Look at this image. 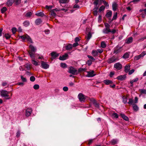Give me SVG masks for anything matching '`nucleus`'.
I'll list each match as a JSON object with an SVG mask.
<instances>
[{
    "label": "nucleus",
    "mask_w": 146,
    "mask_h": 146,
    "mask_svg": "<svg viewBox=\"0 0 146 146\" xmlns=\"http://www.w3.org/2000/svg\"><path fill=\"white\" fill-rule=\"evenodd\" d=\"M29 47L30 49L28 51L29 54L31 58H35V54L36 49L32 45H30Z\"/></svg>",
    "instance_id": "nucleus-1"
},
{
    "label": "nucleus",
    "mask_w": 146,
    "mask_h": 146,
    "mask_svg": "<svg viewBox=\"0 0 146 146\" xmlns=\"http://www.w3.org/2000/svg\"><path fill=\"white\" fill-rule=\"evenodd\" d=\"M68 72L69 73L72 74L74 75H77L78 74V70L75 68L71 66L68 68Z\"/></svg>",
    "instance_id": "nucleus-2"
},
{
    "label": "nucleus",
    "mask_w": 146,
    "mask_h": 146,
    "mask_svg": "<svg viewBox=\"0 0 146 146\" xmlns=\"http://www.w3.org/2000/svg\"><path fill=\"white\" fill-rule=\"evenodd\" d=\"M19 37L22 39L23 40L26 39L28 42L30 43H33V42L32 39L28 35L26 34L23 36H20Z\"/></svg>",
    "instance_id": "nucleus-3"
},
{
    "label": "nucleus",
    "mask_w": 146,
    "mask_h": 146,
    "mask_svg": "<svg viewBox=\"0 0 146 146\" xmlns=\"http://www.w3.org/2000/svg\"><path fill=\"white\" fill-rule=\"evenodd\" d=\"M78 97L80 101L82 102H84L86 99H88V97L83 95L82 93H80L78 95Z\"/></svg>",
    "instance_id": "nucleus-4"
},
{
    "label": "nucleus",
    "mask_w": 146,
    "mask_h": 146,
    "mask_svg": "<svg viewBox=\"0 0 146 146\" xmlns=\"http://www.w3.org/2000/svg\"><path fill=\"white\" fill-rule=\"evenodd\" d=\"M9 92L7 91L2 90L1 92V95L2 97H6L7 99H9L11 98L9 97V95H8Z\"/></svg>",
    "instance_id": "nucleus-5"
},
{
    "label": "nucleus",
    "mask_w": 146,
    "mask_h": 146,
    "mask_svg": "<svg viewBox=\"0 0 146 146\" xmlns=\"http://www.w3.org/2000/svg\"><path fill=\"white\" fill-rule=\"evenodd\" d=\"M114 67L117 70H119L122 68V66L120 62H117L115 64Z\"/></svg>",
    "instance_id": "nucleus-6"
},
{
    "label": "nucleus",
    "mask_w": 146,
    "mask_h": 146,
    "mask_svg": "<svg viewBox=\"0 0 146 146\" xmlns=\"http://www.w3.org/2000/svg\"><path fill=\"white\" fill-rule=\"evenodd\" d=\"M122 47H119V46H117L114 48V53L115 54H117L119 52H120L121 51Z\"/></svg>",
    "instance_id": "nucleus-7"
},
{
    "label": "nucleus",
    "mask_w": 146,
    "mask_h": 146,
    "mask_svg": "<svg viewBox=\"0 0 146 146\" xmlns=\"http://www.w3.org/2000/svg\"><path fill=\"white\" fill-rule=\"evenodd\" d=\"M32 113V110L31 109L28 108L25 111V115L27 117L29 116Z\"/></svg>",
    "instance_id": "nucleus-8"
},
{
    "label": "nucleus",
    "mask_w": 146,
    "mask_h": 146,
    "mask_svg": "<svg viewBox=\"0 0 146 146\" xmlns=\"http://www.w3.org/2000/svg\"><path fill=\"white\" fill-rule=\"evenodd\" d=\"M41 65L42 67L44 69H47L49 67V65L43 61H41Z\"/></svg>",
    "instance_id": "nucleus-9"
},
{
    "label": "nucleus",
    "mask_w": 146,
    "mask_h": 146,
    "mask_svg": "<svg viewBox=\"0 0 146 146\" xmlns=\"http://www.w3.org/2000/svg\"><path fill=\"white\" fill-rule=\"evenodd\" d=\"M90 100L92 102L93 104L97 108L99 107V104L97 103L96 101L93 98H92L90 99Z\"/></svg>",
    "instance_id": "nucleus-10"
},
{
    "label": "nucleus",
    "mask_w": 146,
    "mask_h": 146,
    "mask_svg": "<svg viewBox=\"0 0 146 146\" xmlns=\"http://www.w3.org/2000/svg\"><path fill=\"white\" fill-rule=\"evenodd\" d=\"M87 74L86 75V76L90 77H92L94 76L96 74H94V71L92 70L91 71L87 72Z\"/></svg>",
    "instance_id": "nucleus-11"
},
{
    "label": "nucleus",
    "mask_w": 146,
    "mask_h": 146,
    "mask_svg": "<svg viewBox=\"0 0 146 146\" xmlns=\"http://www.w3.org/2000/svg\"><path fill=\"white\" fill-rule=\"evenodd\" d=\"M50 54L51 56L52 57L51 58L52 60H53V59L55 58L59 55V54L57 53H56L54 52L51 53Z\"/></svg>",
    "instance_id": "nucleus-12"
},
{
    "label": "nucleus",
    "mask_w": 146,
    "mask_h": 146,
    "mask_svg": "<svg viewBox=\"0 0 146 146\" xmlns=\"http://www.w3.org/2000/svg\"><path fill=\"white\" fill-rule=\"evenodd\" d=\"M68 56V55L67 54L65 53L64 55L62 56H60L59 58V59L60 60H66Z\"/></svg>",
    "instance_id": "nucleus-13"
},
{
    "label": "nucleus",
    "mask_w": 146,
    "mask_h": 146,
    "mask_svg": "<svg viewBox=\"0 0 146 146\" xmlns=\"http://www.w3.org/2000/svg\"><path fill=\"white\" fill-rule=\"evenodd\" d=\"M133 41V37H130L126 39L125 41V43L127 44H129L132 43Z\"/></svg>",
    "instance_id": "nucleus-14"
},
{
    "label": "nucleus",
    "mask_w": 146,
    "mask_h": 146,
    "mask_svg": "<svg viewBox=\"0 0 146 146\" xmlns=\"http://www.w3.org/2000/svg\"><path fill=\"white\" fill-rule=\"evenodd\" d=\"M116 60V59L115 57H112L109 58L107 62L108 63L110 64L115 62Z\"/></svg>",
    "instance_id": "nucleus-15"
},
{
    "label": "nucleus",
    "mask_w": 146,
    "mask_h": 146,
    "mask_svg": "<svg viewBox=\"0 0 146 146\" xmlns=\"http://www.w3.org/2000/svg\"><path fill=\"white\" fill-rule=\"evenodd\" d=\"M139 79L138 78H136L131 80L130 82V83L131 84V86L132 87H133V83L136 82L139 80Z\"/></svg>",
    "instance_id": "nucleus-16"
},
{
    "label": "nucleus",
    "mask_w": 146,
    "mask_h": 146,
    "mask_svg": "<svg viewBox=\"0 0 146 146\" xmlns=\"http://www.w3.org/2000/svg\"><path fill=\"white\" fill-rule=\"evenodd\" d=\"M126 78L125 75H121L117 77V78L118 80H125Z\"/></svg>",
    "instance_id": "nucleus-17"
},
{
    "label": "nucleus",
    "mask_w": 146,
    "mask_h": 146,
    "mask_svg": "<svg viewBox=\"0 0 146 146\" xmlns=\"http://www.w3.org/2000/svg\"><path fill=\"white\" fill-rule=\"evenodd\" d=\"M72 47L73 46H72V44H69L66 46L65 48L67 50H70L72 49Z\"/></svg>",
    "instance_id": "nucleus-18"
},
{
    "label": "nucleus",
    "mask_w": 146,
    "mask_h": 146,
    "mask_svg": "<svg viewBox=\"0 0 146 146\" xmlns=\"http://www.w3.org/2000/svg\"><path fill=\"white\" fill-rule=\"evenodd\" d=\"M117 7V5L116 3L113 2L112 5V7L113 10L114 11H115L116 10Z\"/></svg>",
    "instance_id": "nucleus-19"
},
{
    "label": "nucleus",
    "mask_w": 146,
    "mask_h": 146,
    "mask_svg": "<svg viewBox=\"0 0 146 146\" xmlns=\"http://www.w3.org/2000/svg\"><path fill=\"white\" fill-rule=\"evenodd\" d=\"M104 0H96L94 2L95 5H97L98 4H101L103 1Z\"/></svg>",
    "instance_id": "nucleus-20"
},
{
    "label": "nucleus",
    "mask_w": 146,
    "mask_h": 146,
    "mask_svg": "<svg viewBox=\"0 0 146 146\" xmlns=\"http://www.w3.org/2000/svg\"><path fill=\"white\" fill-rule=\"evenodd\" d=\"M110 32V28H105L103 30V32L104 33L108 34Z\"/></svg>",
    "instance_id": "nucleus-21"
},
{
    "label": "nucleus",
    "mask_w": 146,
    "mask_h": 146,
    "mask_svg": "<svg viewBox=\"0 0 146 146\" xmlns=\"http://www.w3.org/2000/svg\"><path fill=\"white\" fill-rule=\"evenodd\" d=\"M120 115L121 117L125 120L126 121L129 120V119L128 117L127 116H126L124 114L120 113Z\"/></svg>",
    "instance_id": "nucleus-22"
},
{
    "label": "nucleus",
    "mask_w": 146,
    "mask_h": 146,
    "mask_svg": "<svg viewBox=\"0 0 146 146\" xmlns=\"http://www.w3.org/2000/svg\"><path fill=\"white\" fill-rule=\"evenodd\" d=\"M14 2V0H8L7 2V5L9 7L12 5Z\"/></svg>",
    "instance_id": "nucleus-23"
},
{
    "label": "nucleus",
    "mask_w": 146,
    "mask_h": 146,
    "mask_svg": "<svg viewBox=\"0 0 146 146\" xmlns=\"http://www.w3.org/2000/svg\"><path fill=\"white\" fill-rule=\"evenodd\" d=\"M30 24L29 21L26 20L24 21L23 23V25L24 26L27 27L29 26Z\"/></svg>",
    "instance_id": "nucleus-24"
},
{
    "label": "nucleus",
    "mask_w": 146,
    "mask_h": 146,
    "mask_svg": "<svg viewBox=\"0 0 146 146\" xmlns=\"http://www.w3.org/2000/svg\"><path fill=\"white\" fill-rule=\"evenodd\" d=\"M92 54L94 56H96L98 55V53L97 50H93L92 52Z\"/></svg>",
    "instance_id": "nucleus-25"
},
{
    "label": "nucleus",
    "mask_w": 146,
    "mask_h": 146,
    "mask_svg": "<svg viewBox=\"0 0 146 146\" xmlns=\"http://www.w3.org/2000/svg\"><path fill=\"white\" fill-rule=\"evenodd\" d=\"M33 59L32 60V63L35 66H37L39 65V63L38 62H37L34 59V58H32Z\"/></svg>",
    "instance_id": "nucleus-26"
},
{
    "label": "nucleus",
    "mask_w": 146,
    "mask_h": 146,
    "mask_svg": "<svg viewBox=\"0 0 146 146\" xmlns=\"http://www.w3.org/2000/svg\"><path fill=\"white\" fill-rule=\"evenodd\" d=\"M104 83L106 85H108L112 83V82L110 80H106L104 81Z\"/></svg>",
    "instance_id": "nucleus-27"
},
{
    "label": "nucleus",
    "mask_w": 146,
    "mask_h": 146,
    "mask_svg": "<svg viewBox=\"0 0 146 146\" xmlns=\"http://www.w3.org/2000/svg\"><path fill=\"white\" fill-rule=\"evenodd\" d=\"M133 110L135 111H137L139 110V108L135 104H133Z\"/></svg>",
    "instance_id": "nucleus-28"
},
{
    "label": "nucleus",
    "mask_w": 146,
    "mask_h": 146,
    "mask_svg": "<svg viewBox=\"0 0 146 146\" xmlns=\"http://www.w3.org/2000/svg\"><path fill=\"white\" fill-rule=\"evenodd\" d=\"M130 69V65H126L125 67V72L127 73L128 72L129 70Z\"/></svg>",
    "instance_id": "nucleus-29"
},
{
    "label": "nucleus",
    "mask_w": 146,
    "mask_h": 146,
    "mask_svg": "<svg viewBox=\"0 0 146 146\" xmlns=\"http://www.w3.org/2000/svg\"><path fill=\"white\" fill-rule=\"evenodd\" d=\"M112 15V11H110L108 12L106 15V16L108 18L110 17H111Z\"/></svg>",
    "instance_id": "nucleus-30"
},
{
    "label": "nucleus",
    "mask_w": 146,
    "mask_h": 146,
    "mask_svg": "<svg viewBox=\"0 0 146 146\" xmlns=\"http://www.w3.org/2000/svg\"><path fill=\"white\" fill-rule=\"evenodd\" d=\"M92 35L90 32H89L88 33L86 36V40L88 41L92 37Z\"/></svg>",
    "instance_id": "nucleus-31"
},
{
    "label": "nucleus",
    "mask_w": 146,
    "mask_h": 146,
    "mask_svg": "<svg viewBox=\"0 0 146 146\" xmlns=\"http://www.w3.org/2000/svg\"><path fill=\"white\" fill-rule=\"evenodd\" d=\"M42 22L41 20L40 19H36L35 21V23L37 25H39Z\"/></svg>",
    "instance_id": "nucleus-32"
},
{
    "label": "nucleus",
    "mask_w": 146,
    "mask_h": 146,
    "mask_svg": "<svg viewBox=\"0 0 146 146\" xmlns=\"http://www.w3.org/2000/svg\"><path fill=\"white\" fill-rule=\"evenodd\" d=\"M24 66L27 70H30L31 67L30 64L27 63L25 64Z\"/></svg>",
    "instance_id": "nucleus-33"
},
{
    "label": "nucleus",
    "mask_w": 146,
    "mask_h": 146,
    "mask_svg": "<svg viewBox=\"0 0 146 146\" xmlns=\"http://www.w3.org/2000/svg\"><path fill=\"white\" fill-rule=\"evenodd\" d=\"M32 15V12H28L25 15V16L28 18L31 17V15Z\"/></svg>",
    "instance_id": "nucleus-34"
},
{
    "label": "nucleus",
    "mask_w": 146,
    "mask_h": 146,
    "mask_svg": "<svg viewBox=\"0 0 146 146\" xmlns=\"http://www.w3.org/2000/svg\"><path fill=\"white\" fill-rule=\"evenodd\" d=\"M35 15H36L41 17H43L44 16V14L42 12H40L38 13H36V14Z\"/></svg>",
    "instance_id": "nucleus-35"
},
{
    "label": "nucleus",
    "mask_w": 146,
    "mask_h": 146,
    "mask_svg": "<svg viewBox=\"0 0 146 146\" xmlns=\"http://www.w3.org/2000/svg\"><path fill=\"white\" fill-rule=\"evenodd\" d=\"M101 46L102 48H105L106 46V43L104 41H102L101 43Z\"/></svg>",
    "instance_id": "nucleus-36"
},
{
    "label": "nucleus",
    "mask_w": 146,
    "mask_h": 146,
    "mask_svg": "<svg viewBox=\"0 0 146 146\" xmlns=\"http://www.w3.org/2000/svg\"><path fill=\"white\" fill-rule=\"evenodd\" d=\"M69 1V0H60V3H68Z\"/></svg>",
    "instance_id": "nucleus-37"
},
{
    "label": "nucleus",
    "mask_w": 146,
    "mask_h": 146,
    "mask_svg": "<svg viewBox=\"0 0 146 146\" xmlns=\"http://www.w3.org/2000/svg\"><path fill=\"white\" fill-rule=\"evenodd\" d=\"M105 6L103 5L100 7L99 10L100 12H101L102 11H104L105 9Z\"/></svg>",
    "instance_id": "nucleus-38"
},
{
    "label": "nucleus",
    "mask_w": 146,
    "mask_h": 146,
    "mask_svg": "<svg viewBox=\"0 0 146 146\" xmlns=\"http://www.w3.org/2000/svg\"><path fill=\"white\" fill-rule=\"evenodd\" d=\"M7 10V9L6 7H3L1 10V13H4Z\"/></svg>",
    "instance_id": "nucleus-39"
},
{
    "label": "nucleus",
    "mask_w": 146,
    "mask_h": 146,
    "mask_svg": "<svg viewBox=\"0 0 146 146\" xmlns=\"http://www.w3.org/2000/svg\"><path fill=\"white\" fill-rule=\"evenodd\" d=\"M142 57L140 54L139 55L136 56L135 57L134 59L135 60H139Z\"/></svg>",
    "instance_id": "nucleus-40"
},
{
    "label": "nucleus",
    "mask_w": 146,
    "mask_h": 146,
    "mask_svg": "<svg viewBox=\"0 0 146 146\" xmlns=\"http://www.w3.org/2000/svg\"><path fill=\"white\" fill-rule=\"evenodd\" d=\"M4 36L7 39H9L11 37L10 35L8 33L5 34L4 35Z\"/></svg>",
    "instance_id": "nucleus-41"
},
{
    "label": "nucleus",
    "mask_w": 146,
    "mask_h": 146,
    "mask_svg": "<svg viewBox=\"0 0 146 146\" xmlns=\"http://www.w3.org/2000/svg\"><path fill=\"white\" fill-rule=\"evenodd\" d=\"M60 66L62 67L65 68L67 67V65L65 63H61L60 64Z\"/></svg>",
    "instance_id": "nucleus-42"
},
{
    "label": "nucleus",
    "mask_w": 146,
    "mask_h": 146,
    "mask_svg": "<svg viewBox=\"0 0 146 146\" xmlns=\"http://www.w3.org/2000/svg\"><path fill=\"white\" fill-rule=\"evenodd\" d=\"M50 15L52 16H55L56 14L55 13L54 11L53 10H52L50 11Z\"/></svg>",
    "instance_id": "nucleus-43"
},
{
    "label": "nucleus",
    "mask_w": 146,
    "mask_h": 146,
    "mask_svg": "<svg viewBox=\"0 0 146 146\" xmlns=\"http://www.w3.org/2000/svg\"><path fill=\"white\" fill-rule=\"evenodd\" d=\"M117 12H116L113 15V17L112 19V20H113L116 19L117 18Z\"/></svg>",
    "instance_id": "nucleus-44"
},
{
    "label": "nucleus",
    "mask_w": 146,
    "mask_h": 146,
    "mask_svg": "<svg viewBox=\"0 0 146 146\" xmlns=\"http://www.w3.org/2000/svg\"><path fill=\"white\" fill-rule=\"evenodd\" d=\"M129 55L128 53H125L123 56V57L124 58H127L129 57Z\"/></svg>",
    "instance_id": "nucleus-45"
},
{
    "label": "nucleus",
    "mask_w": 146,
    "mask_h": 146,
    "mask_svg": "<svg viewBox=\"0 0 146 146\" xmlns=\"http://www.w3.org/2000/svg\"><path fill=\"white\" fill-rule=\"evenodd\" d=\"M21 78L23 82H26L27 81V79L25 78L23 76H21Z\"/></svg>",
    "instance_id": "nucleus-46"
},
{
    "label": "nucleus",
    "mask_w": 146,
    "mask_h": 146,
    "mask_svg": "<svg viewBox=\"0 0 146 146\" xmlns=\"http://www.w3.org/2000/svg\"><path fill=\"white\" fill-rule=\"evenodd\" d=\"M110 143L113 144H115L117 143V141L116 139H113L111 141Z\"/></svg>",
    "instance_id": "nucleus-47"
},
{
    "label": "nucleus",
    "mask_w": 146,
    "mask_h": 146,
    "mask_svg": "<svg viewBox=\"0 0 146 146\" xmlns=\"http://www.w3.org/2000/svg\"><path fill=\"white\" fill-rule=\"evenodd\" d=\"M33 87L35 90H37L39 88V86L38 84H35L33 86Z\"/></svg>",
    "instance_id": "nucleus-48"
},
{
    "label": "nucleus",
    "mask_w": 146,
    "mask_h": 146,
    "mask_svg": "<svg viewBox=\"0 0 146 146\" xmlns=\"http://www.w3.org/2000/svg\"><path fill=\"white\" fill-rule=\"evenodd\" d=\"M123 102L124 104H126L127 103V98L126 97L123 98Z\"/></svg>",
    "instance_id": "nucleus-49"
},
{
    "label": "nucleus",
    "mask_w": 146,
    "mask_h": 146,
    "mask_svg": "<svg viewBox=\"0 0 146 146\" xmlns=\"http://www.w3.org/2000/svg\"><path fill=\"white\" fill-rule=\"evenodd\" d=\"M14 2L16 5H18L19 4L21 3V0H14Z\"/></svg>",
    "instance_id": "nucleus-50"
},
{
    "label": "nucleus",
    "mask_w": 146,
    "mask_h": 146,
    "mask_svg": "<svg viewBox=\"0 0 146 146\" xmlns=\"http://www.w3.org/2000/svg\"><path fill=\"white\" fill-rule=\"evenodd\" d=\"M140 91L141 93L146 94V90L142 89L140 90Z\"/></svg>",
    "instance_id": "nucleus-51"
},
{
    "label": "nucleus",
    "mask_w": 146,
    "mask_h": 146,
    "mask_svg": "<svg viewBox=\"0 0 146 146\" xmlns=\"http://www.w3.org/2000/svg\"><path fill=\"white\" fill-rule=\"evenodd\" d=\"M87 56L88 58L91 59L92 60H92V61H95V59L92 56H91L89 55H88Z\"/></svg>",
    "instance_id": "nucleus-52"
},
{
    "label": "nucleus",
    "mask_w": 146,
    "mask_h": 146,
    "mask_svg": "<svg viewBox=\"0 0 146 146\" xmlns=\"http://www.w3.org/2000/svg\"><path fill=\"white\" fill-rule=\"evenodd\" d=\"M92 62L93 61L91 60H88L87 61V63L88 66H90L92 64Z\"/></svg>",
    "instance_id": "nucleus-53"
},
{
    "label": "nucleus",
    "mask_w": 146,
    "mask_h": 146,
    "mask_svg": "<svg viewBox=\"0 0 146 146\" xmlns=\"http://www.w3.org/2000/svg\"><path fill=\"white\" fill-rule=\"evenodd\" d=\"M103 3L104 5L106 7H108L109 5L108 3L106 2L105 0L103 1Z\"/></svg>",
    "instance_id": "nucleus-54"
},
{
    "label": "nucleus",
    "mask_w": 146,
    "mask_h": 146,
    "mask_svg": "<svg viewBox=\"0 0 146 146\" xmlns=\"http://www.w3.org/2000/svg\"><path fill=\"white\" fill-rule=\"evenodd\" d=\"M35 79V78L33 76H31L30 78V80L32 82H34Z\"/></svg>",
    "instance_id": "nucleus-55"
},
{
    "label": "nucleus",
    "mask_w": 146,
    "mask_h": 146,
    "mask_svg": "<svg viewBox=\"0 0 146 146\" xmlns=\"http://www.w3.org/2000/svg\"><path fill=\"white\" fill-rule=\"evenodd\" d=\"M133 102V100L132 99L130 98L129 100V101L128 103L130 104H132Z\"/></svg>",
    "instance_id": "nucleus-56"
},
{
    "label": "nucleus",
    "mask_w": 146,
    "mask_h": 146,
    "mask_svg": "<svg viewBox=\"0 0 146 146\" xmlns=\"http://www.w3.org/2000/svg\"><path fill=\"white\" fill-rule=\"evenodd\" d=\"M135 70L134 69H132L131 70L129 71L128 72V74L129 75L133 73L134 72Z\"/></svg>",
    "instance_id": "nucleus-57"
},
{
    "label": "nucleus",
    "mask_w": 146,
    "mask_h": 146,
    "mask_svg": "<svg viewBox=\"0 0 146 146\" xmlns=\"http://www.w3.org/2000/svg\"><path fill=\"white\" fill-rule=\"evenodd\" d=\"M113 116L117 118L118 117V115L116 113H114L112 114Z\"/></svg>",
    "instance_id": "nucleus-58"
},
{
    "label": "nucleus",
    "mask_w": 146,
    "mask_h": 146,
    "mask_svg": "<svg viewBox=\"0 0 146 146\" xmlns=\"http://www.w3.org/2000/svg\"><path fill=\"white\" fill-rule=\"evenodd\" d=\"M93 14L95 16H97L98 15V12L97 10H93Z\"/></svg>",
    "instance_id": "nucleus-59"
},
{
    "label": "nucleus",
    "mask_w": 146,
    "mask_h": 146,
    "mask_svg": "<svg viewBox=\"0 0 146 146\" xmlns=\"http://www.w3.org/2000/svg\"><path fill=\"white\" fill-rule=\"evenodd\" d=\"M104 25L106 28H110V25L107 23H104Z\"/></svg>",
    "instance_id": "nucleus-60"
},
{
    "label": "nucleus",
    "mask_w": 146,
    "mask_h": 146,
    "mask_svg": "<svg viewBox=\"0 0 146 146\" xmlns=\"http://www.w3.org/2000/svg\"><path fill=\"white\" fill-rule=\"evenodd\" d=\"M12 31L13 34H15L17 31V29L15 27L13 28L12 29Z\"/></svg>",
    "instance_id": "nucleus-61"
},
{
    "label": "nucleus",
    "mask_w": 146,
    "mask_h": 146,
    "mask_svg": "<svg viewBox=\"0 0 146 146\" xmlns=\"http://www.w3.org/2000/svg\"><path fill=\"white\" fill-rule=\"evenodd\" d=\"M117 30L115 29H113L111 31L110 30L112 34H114L117 32Z\"/></svg>",
    "instance_id": "nucleus-62"
},
{
    "label": "nucleus",
    "mask_w": 146,
    "mask_h": 146,
    "mask_svg": "<svg viewBox=\"0 0 146 146\" xmlns=\"http://www.w3.org/2000/svg\"><path fill=\"white\" fill-rule=\"evenodd\" d=\"M63 90L65 92H66L68 90V88L66 86L64 87L63 88Z\"/></svg>",
    "instance_id": "nucleus-63"
},
{
    "label": "nucleus",
    "mask_w": 146,
    "mask_h": 146,
    "mask_svg": "<svg viewBox=\"0 0 146 146\" xmlns=\"http://www.w3.org/2000/svg\"><path fill=\"white\" fill-rule=\"evenodd\" d=\"M146 54V52L144 51L142 53L140 54L141 55L142 57H143Z\"/></svg>",
    "instance_id": "nucleus-64"
}]
</instances>
